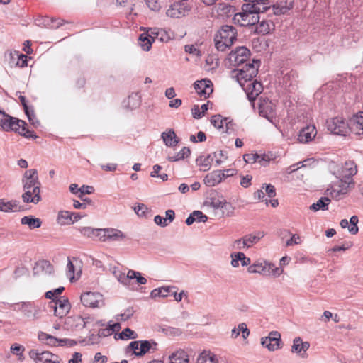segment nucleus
<instances>
[{"label": "nucleus", "instance_id": "obj_41", "mask_svg": "<svg viewBox=\"0 0 363 363\" xmlns=\"http://www.w3.org/2000/svg\"><path fill=\"white\" fill-rule=\"evenodd\" d=\"M72 220V213L67 211H62L58 213L57 221L60 225L70 223Z\"/></svg>", "mask_w": 363, "mask_h": 363}, {"label": "nucleus", "instance_id": "obj_12", "mask_svg": "<svg viewBox=\"0 0 363 363\" xmlns=\"http://www.w3.org/2000/svg\"><path fill=\"white\" fill-rule=\"evenodd\" d=\"M15 311H21L24 315L31 320H36L40 318V308L30 302H23L14 305Z\"/></svg>", "mask_w": 363, "mask_h": 363}, {"label": "nucleus", "instance_id": "obj_56", "mask_svg": "<svg viewBox=\"0 0 363 363\" xmlns=\"http://www.w3.org/2000/svg\"><path fill=\"white\" fill-rule=\"evenodd\" d=\"M238 259H240L239 261L241 262L242 266H248L251 263L250 259L247 257L245 255L241 252H238Z\"/></svg>", "mask_w": 363, "mask_h": 363}, {"label": "nucleus", "instance_id": "obj_39", "mask_svg": "<svg viewBox=\"0 0 363 363\" xmlns=\"http://www.w3.org/2000/svg\"><path fill=\"white\" fill-rule=\"evenodd\" d=\"M138 40L139 44L144 51H149L150 50L152 42L151 38H148L145 33H142Z\"/></svg>", "mask_w": 363, "mask_h": 363}, {"label": "nucleus", "instance_id": "obj_43", "mask_svg": "<svg viewBox=\"0 0 363 363\" xmlns=\"http://www.w3.org/2000/svg\"><path fill=\"white\" fill-rule=\"evenodd\" d=\"M119 337L122 340L136 339L138 334L129 328H127L119 334Z\"/></svg>", "mask_w": 363, "mask_h": 363}, {"label": "nucleus", "instance_id": "obj_20", "mask_svg": "<svg viewBox=\"0 0 363 363\" xmlns=\"http://www.w3.org/2000/svg\"><path fill=\"white\" fill-rule=\"evenodd\" d=\"M104 228H94L91 227H80L79 232L84 237L93 240L101 241Z\"/></svg>", "mask_w": 363, "mask_h": 363}, {"label": "nucleus", "instance_id": "obj_7", "mask_svg": "<svg viewBox=\"0 0 363 363\" xmlns=\"http://www.w3.org/2000/svg\"><path fill=\"white\" fill-rule=\"evenodd\" d=\"M250 55V51L246 47H238L230 52L228 55V60L231 65L238 67L247 61Z\"/></svg>", "mask_w": 363, "mask_h": 363}, {"label": "nucleus", "instance_id": "obj_51", "mask_svg": "<svg viewBox=\"0 0 363 363\" xmlns=\"http://www.w3.org/2000/svg\"><path fill=\"white\" fill-rule=\"evenodd\" d=\"M74 267L73 263L71 262L69 259H68V262L67 265V276L69 278L71 281H73L74 279Z\"/></svg>", "mask_w": 363, "mask_h": 363}, {"label": "nucleus", "instance_id": "obj_42", "mask_svg": "<svg viewBox=\"0 0 363 363\" xmlns=\"http://www.w3.org/2000/svg\"><path fill=\"white\" fill-rule=\"evenodd\" d=\"M209 206L213 209H219V208H227L229 206V203L226 202L225 200H220L216 199H212Z\"/></svg>", "mask_w": 363, "mask_h": 363}, {"label": "nucleus", "instance_id": "obj_31", "mask_svg": "<svg viewBox=\"0 0 363 363\" xmlns=\"http://www.w3.org/2000/svg\"><path fill=\"white\" fill-rule=\"evenodd\" d=\"M169 359V363H189V362L188 354L183 350H179L172 353Z\"/></svg>", "mask_w": 363, "mask_h": 363}, {"label": "nucleus", "instance_id": "obj_17", "mask_svg": "<svg viewBox=\"0 0 363 363\" xmlns=\"http://www.w3.org/2000/svg\"><path fill=\"white\" fill-rule=\"evenodd\" d=\"M126 235L118 229L111 228H104L101 242H106L108 240L122 241L126 239Z\"/></svg>", "mask_w": 363, "mask_h": 363}, {"label": "nucleus", "instance_id": "obj_24", "mask_svg": "<svg viewBox=\"0 0 363 363\" xmlns=\"http://www.w3.org/2000/svg\"><path fill=\"white\" fill-rule=\"evenodd\" d=\"M225 179V173L221 170H216L208 174L203 181L204 184L208 186H214Z\"/></svg>", "mask_w": 363, "mask_h": 363}, {"label": "nucleus", "instance_id": "obj_57", "mask_svg": "<svg viewBox=\"0 0 363 363\" xmlns=\"http://www.w3.org/2000/svg\"><path fill=\"white\" fill-rule=\"evenodd\" d=\"M155 223L161 227H166L169 225V223L167 222V219H164V218L160 216V215H157L154 218Z\"/></svg>", "mask_w": 363, "mask_h": 363}, {"label": "nucleus", "instance_id": "obj_36", "mask_svg": "<svg viewBox=\"0 0 363 363\" xmlns=\"http://www.w3.org/2000/svg\"><path fill=\"white\" fill-rule=\"evenodd\" d=\"M21 223L22 225H27L30 229L38 228L42 224L40 218H34L32 216L23 217Z\"/></svg>", "mask_w": 363, "mask_h": 363}, {"label": "nucleus", "instance_id": "obj_64", "mask_svg": "<svg viewBox=\"0 0 363 363\" xmlns=\"http://www.w3.org/2000/svg\"><path fill=\"white\" fill-rule=\"evenodd\" d=\"M107 362V357L101 355L100 352H98L94 356V363H106Z\"/></svg>", "mask_w": 363, "mask_h": 363}, {"label": "nucleus", "instance_id": "obj_50", "mask_svg": "<svg viewBox=\"0 0 363 363\" xmlns=\"http://www.w3.org/2000/svg\"><path fill=\"white\" fill-rule=\"evenodd\" d=\"M211 160H213L212 155H208V156L204 157H201L199 159V164L201 167H205V169H209L211 167Z\"/></svg>", "mask_w": 363, "mask_h": 363}, {"label": "nucleus", "instance_id": "obj_18", "mask_svg": "<svg viewBox=\"0 0 363 363\" xmlns=\"http://www.w3.org/2000/svg\"><path fill=\"white\" fill-rule=\"evenodd\" d=\"M22 200L26 203H38L41 201L40 188L23 189Z\"/></svg>", "mask_w": 363, "mask_h": 363}, {"label": "nucleus", "instance_id": "obj_2", "mask_svg": "<svg viewBox=\"0 0 363 363\" xmlns=\"http://www.w3.org/2000/svg\"><path fill=\"white\" fill-rule=\"evenodd\" d=\"M0 126L5 131L18 132L27 138H36L33 131L27 128V124L24 121L18 119L6 114L0 109Z\"/></svg>", "mask_w": 363, "mask_h": 363}, {"label": "nucleus", "instance_id": "obj_28", "mask_svg": "<svg viewBox=\"0 0 363 363\" xmlns=\"http://www.w3.org/2000/svg\"><path fill=\"white\" fill-rule=\"evenodd\" d=\"M141 103V98L138 93H132L126 101H123V106L130 110L138 108Z\"/></svg>", "mask_w": 363, "mask_h": 363}, {"label": "nucleus", "instance_id": "obj_33", "mask_svg": "<svg viewBox=\"0 0 363 363\" xmlns=\"http://www.w3.org/2000/svg\"><path fill=\"white\" fill-rule=\"evenodd\" d=\"M161 138H162L164 144L168 147H174L179 143V140L174 131L172 129L167 132H163L161 135Z\"/></svg>", "mask_w": 363, "mask_h": 363}, {"label": "nucleus", "instance_id": "obj_9", "mask_svg": "<svg viewBox=\"0 0 363 363\" xmlns=\"http://www.w3.org/2000/svg\"><path fill=\"white\" fill-rule=\"evenodd\" d=\"M357 172V166L354 162L352 161H348L339 167L334 172V174L337 179H342L354 182L352 177L356 174Z\"/></svg>", "mask_w": 363, "mask_h": 363}, {"label": "nucleus", "instance_id": "obj_5", "mask_svg": "<svg viewBox=\"0 0 363 363\" xmlns=\"http://www.w3.org/2000/svg\"><path fill=\"white\" fill-rule=\"evenodd\" d=\"M354 186V183L342 179H337L327 189L326 194L333 199H340Z\"/></svg>", "mask_w": 363, "mask_h": 363}, {"label": "nucleus", "instance_id": "obj_32", "mask_svg": "<svg viewBox=\"0 0 363 363\" xmlns=\"http://www.w3.org/2000/svg\"><path fill=\"white\" fill-rule=\"evenodd\" d=\"M53 266L47 260H40L36 262L33 268L34 274H39L40 272H45V274H50L53 272Z\"/></svg>", "mask_w": 363, "mask_h": 363}, {"label": "nucleus", "instance_id": "obj_14", "mask_svg": "<svg viewBox=\"0 0 363 363\" xmlns=\"http://www.w3.org/2000/svg\"><path fill=\"white\" fill-rule=\"evenodd\" d=\"M23 189L40 188L38 171L35 169L26 170L22 177Z\"/></svg>", "mask_w": 363, "mask_h": 363}, {"label": "nucleus", "instance_id": "obj_13", "mask_svg": "<svg viewBox=\"0 0 363 363\" xmlns=\"http://www.w3.org/2000/svg\"><path fill=\"white\" fill-rule=\"evenodd\" d=\"M50 307L54 310L55 315L62 318L65 316L70 310V303L65 297L55 298L50 303Z\"/></svg>", "mask_w": 363, "mask_h": 363}, {"label": "nucleus", "instance_id": "obj_25", "mask_svg": "<svg viewBox=\"0 0 363 363\" xmlns=\"http://www.w3.org/2000/svg\"><path fill=\"white\" fill-rule=\"evenodd\" d=\"M29 356L35 362V363H45L47 362L48 358L54 357L53 354L47 351H40L39 350H31L29 352Z\"/></svg>", "mask_w": 363, "mask_h": 363}, {"label": "nucleus", "instance_id": "obj_55", "mask_svg": "<svg viewBox=\"0 0 363 363\" xmlns=\"http://www.w3.org/2000/svg\"><path fill=\"white\" fill-rule=\"evenodd\" d=\"M134 311L132 308H127L123 313L120 314L121 320H127L133 315Z\"/></svg>", "mask_w": 363, "mask_h": 363}, {"label": "nucleus", "instance_id": "obj_45", "mask_svg": "<svg viewBox=\"0 0 363 363\" xmlns=\"http://www.w3.org/2000/svg\"><path fill=\"white\" fill-rule=\"evenodd\" d=\"M259 155L257 153L245 154L243 155L244 161L248 164H253L255 162L261 163V160H259Z\"/></svg>", "mask_w": 363, "mask_h": 363}, {"label": "nucleus", "instance_id": "obj_23", "mask_svg": "<svg viewBox=\"0 0 363 363\" xmlns=\"http://www.w3.org/2000/svg\"><path fill=\"white\" fill-rule=\"evenodd\" d=\"M189 11L187 6L184 4L177 3L172 5L167 11V16L171 18H180Z\"/></svg>", "mask_w": 363, "mask_h": 363}, {"label": "nucleus", "instance_id": "obj_10", "mask_svg": "<svg viewBox=\"0 0 363 363\" xmlns=\"http://www.w3.org/2000/svg\"><path fill=\"white\" fill-rule=\"evenodd\" d=\"M258 110L260 116L265 118L271 123L275 116V104L268 99L260 97L258 103Z\"/></svg>", "mask_w": 363, "mask_h": 363}, {"label": "nucleus", "instance_id": "obj_8", "mask_svg": "<svg viewBox=\"0 0 363 363\" xmlns=\"http://www.w3.org/2000/svg\"><path fill=\"white\" fill-rule=\"evenodd\" d=\"M211 123L223 133L230 134L235 130V123L229 118H222L220 115H214Z\"/></svg>", "mask_w": 363, "mask_h": 363}, {"label": "nucleus", "instance_id": "obj_22", "mask_svg": "<svg viewBox=\"0 0 363 363\" xmlns=\"http://www.w3.org/2000/svg\"><path fill=\"white\" fill-rule=\"evenodd\" d=\"M111 271L116 279H117L121 284L126 286L130 284V277H135L134 270L132 269L128 270L126 274L120 271L116 267H111Z\"/></svg>", "mask_w": 363, "mask_h": 363}, {"label": "nucleus", "instance_id": "obj_49", "mask_svg": "<svg viewBox=\"0 0 363 363\" xmlns=\"http://www.w3.org/2000/svg\"><path fill=\"white\" fill-rule=\"evenodd\" d=\"M192 213L195 218V222L205 223L208 220V217L200 211H194Z\"/></svg>", "mask_w": 363, "mask_h": 363}, {"label": "nucleus", "instance_id": "obj_48", "mask_svg": "<svg viewBox=\"0 0 363 363\" xmlns=\"http://www.w3.org/2000/svg\"><path fill=\"white\" fill-rule=\"evenodd\" d=\"M262 189L269 198H274L276 196L275 187L272 184H263Z\"/></svg>", "mask_w": 363, "mask_h": 363}, {"label": "nucleus", "instance_id": "obj_35", "mask_svg": "<svg viewBox=\"0 0 363 363\" xmlns=\"http://www.w3.org/2000/svg\"><path fill=\"white\" fill-rule=\"evenodd\" d=\"M310 344L308 342H303L300 337H296L293 341L291 351L292 352L300 353L302 351L308 350Z\"/></svg>", "mask_w": 363, "mask_h": 363}, {"label": "nucleus", "instance_id": "obj_52", "mask_svg": "<svg viewBox=\"0 0 363 363\" xmlns=\"http://www.w3.org/2000/svg\"><path fill=\"white\" fill-rule=\"evenodd\" d=\"M79 194L78 196L82 198L83 195L92 194L94 191V188L90 186L83 185L79 189Z\"/></svg>", "mask_w": 363, "mask_h": 363}, {"label": "nucleus", "instance_id": "obj_19", "mask_svg": "<svg viewBox=\"0 0 363 363\" xmlns=\"http://www.w3.org/2000/svg\"><path fill=\"white\" fill-rule=\"evenodd\" d=\"M212 82L208 79H202L194 83V89L197 93L206 98L213 92Z\"/></svg>", "mask_w": 363, "mask_h": 363}, {"label": "nucleus", "instance_id": "obj_16", "mask_svg": "<svg viewBox=\"0 0 363 363\" xmlns=\"http://www.w3.org/2000/svg\"><path fill=\"white\" fill-rule=\"evenodd\" d=\"M242 88L245 91L249 101L251 102L255 100L263 89L262 84L257 80L250 81L247 85L244 84V87Z\"/></svg>", "mask_w": 363, "mask_h": 363}, {"label": "nucleus", "instance_id": "obj_60", "mask_svg": "<svg viewBox=\"0 0 363 363\" xmlns=\"http://www.w3.org/2000/svg\"><path fill=\"white\" fill-rule=\"evenodd\" d=\"M134 274L135 277H131L130 280L135 279L138 284H145L147 283V279L142 277L140 272L134 271Z\"/></svg>", "mask_w": 363, "mask_h": 363}, {"label": "nucleus", "instance_id": "obj_11", "mask_svg": "<svg viewBox=\"0 0 363 363\" xmlns=\"http://www.w3.org/2000/svg\"><path fill=\"white\" fill-rule=\"evenodd\" d=\"M328 130L333 134L345 135L349 131V125L343 118H333L327 121Z\"/></svg>", "mask_w": 363, "mask_h": 363}, {"label": "nucleus", "instance_id": "obj_26", "mask_svg": "<svg viewBox=\"0 0 363 363\" xmlns=\"http://www.w3.org/2000/svg\"><path fill=\"white\" fill-rule=\"evenodd\" d=\"M293 6L292 0H279L273 6L274 13L277 15L286 13Z\"/></svg>", "mask_w": 363, "mask_h": 363}, {"label": "nucleus", "instance_id": "obj_6", "mask_svg": "<svg viewBox=\"0 0 363 363\" xmlns=\"http://www.w3.org/2000/svg\"><path fill=\"white\" fill-rule=\"evenodd\" d=\"M81 302L85 307L101 308L104 305L103 296L98 292L87 291L82 294Z\"/></svg>", "mask_w": 363, "mask_h": 363}, {"label": "nucleus", "instance_id": "obj_1", "mask_svg": "<svg viewBox=\"0 0 363 363\" xmlns=\"http://www.w3.org/2000/svg\"><path fill=\"white\" fill-rule=\"evenodd\" d=\"M242 12L235 14L233 22L240 26H250L259 21V13L264 12L267 7L248 2L242 6Z\"/></svg>", "mask_w": 363, "mask_h": 363}, {"label": "nucleus", "instance_id": "obj_62", "mask_svg": "<svg viewBox=\"0 0 363 363\" xmlns=\"http://www.w3.org/2000/svg\"><path fill=\"white\" fill-rule=\"evenodd\" d=\"M191 113L194 118H201L203 116V112L200 110L198 105H194L191 108Z\"/></svg>", "mask_w": 363, "mask_h": 363}, {"label": "nucleus", "instance_id": "obj_61", "mask_svg": "<svg viewBox=\"0 0 363 363\" xmlns=\"http://www.w3.org/2000/svg\"><path fill=\"white\" fill-rule=\"evenodd\" d=\"M239 330L242 333V335L244 339H246L250 335V330L245 323L239 324Z\"/></svg>", "mask_w": 363, "mask_h": 363}, {"label": "nucleus", "instance_id": "obj_30", "mask_svg": "<svg viewBox=\"0 0 363 363\" xmlns=\"http://www.w3.org/2000/svg\"><path fill=\"white\" fill-rule=\"evenodd\" d=\"M140 350L136 353V356L141 357L150 352V350L155 351L157 350V344L153 340H140Z\"/></svg>", "mask_w": 363, "mask_h": 363}, {"label": "nucleus", "instance_id": "obj_3", "mask_svg": "<svg viewBox=\"0 0 363 363\" xmlns=\"http://www.w3.org/2000/svg\"><path fill=\"white\" fill-rule=\"evenodd\" d=\"M236 40V29L232 26H223L214 37L216 48L218 51L224 52L230 48Z\"/></svg>", "mask_w": 363, "mask_h": 363}, {"label": "nucleus", "instance_id": "obj_44", "mask_svg": "<svg viewBox=\"0 0 363 363\" xmlns=\"http://www.w3.org/2000/svg\"><path fill=\"white\" fill-rule=\"evenodd\" d=\"M267 271L269 275H272L274 277L280 276L284 272L281 268L277 267L274 264L269 262L268 263Z\"/></svg>", "mask_w": 363, "mask_h": 363}, {"label": "nucleus", "instance_id": "obj_38", "mask_svg": "<svg viewBox=\"0 0 363 363\" xmlns=\"http://www.w3.org/2000/svg\"><path fill=\"white\" fill-rule=\"evenodd\" d=\"M330 202V199L328 197H322L316 203H313L310 206V209L313 211L327 210Z\"/></svg>", "mask_w": 363, "mask_h": 363}, {"label": "nucleus", "instance_id": "obj_46", "mask_svg": "<svg viewBox=\"0 0 363 363\" xmlns=\"http://www.w3.org/2000/svg\"><path fill=\"white\" fill-rule=\"evenodd\" d=\"M358 222H359V219L357 216H352L350 218L349 223H350L351 226L349 227V232L351 234L355 235L358 233V231H359V228L357 227Z\"/></svg>", "mask_w": 363, "mask_h": 363}, {"label": "nucleus", "instance_id": "obj_47", "mask_svg": "<svg viewBox=\"0 0 363 363\" xmlns=\"http://www.w3.org/2000/svg\"><path fill=\"white\" fill-rule=\"evenodd\" d=\"M148 208L143 203H140L134 207L135 213L140 217H146L149 213Z\"/></svg>", "mask_w": 363, "mask_h": 363}, {"label": "nucleus", "instance_id": "obj_54", "mask_svg": "<svg viewBox=\"0 0 363 363\" xmlns=\"http://www.w3.org/2000/svg\"><path fill=\"white\" fill-rule=\"evenodd\" d=\"M24 350V347L18 344H13L11 347V352L18 356L21 355Z\"/></svg>", "mask_w": 363, "mask_h": 363}, {"label": "nucleus", "instance_id": "obj_53", "mask_svg": "<svg viewBox=\"0 0 363 363\" xmlns=\"http://www.w3.org/2000/svg\"><path fill=\"white\" fill-rule=\"evenodd\" d=\"M148 38H151V41L153 43L155 39H158L159 29L158 28H149L147 33H145Z\"/></svg>", "mask_w": 363, "mask_h": 363}, {"label": "nucleus", "instance_id": "obj_27", "mask_svg": "<svg viewBox=\"0 0 363 363\" xmlns=\"http://www.w3.org/2000/svg\"><path fill=\"white\" fill-rule=\"evenodd\" d=\"M21 210V206L18 201H4L0 199V211L3 212H18Z\"/></svg>", "mask_w": 363, "mask_h": 363}, {"label": "nucleus", "instance_id": "obj_34", "mask_svg": "<svg viewBox=\"0 0 363 363\" xmlns=\"http://www.w3.org/2000/svg\"><path fill=\"white\" fill-rule=\"evenodd\" d=\"M196 363H218V361L211 352L203 350L198 356Z\"/></svg>", "mask_w": 363, "mask_h": 363}, {"label": "nucleus", "instance_id": "obj_21", "mask_svg": "<svg viewBox=\"0 0 363 363\" xmlns=\"http://www.w3.org/2000/svg\"><path fill=\"white\" fill-rule=\"evenodd\" d=\"M317 130L314 125H307L302 128L298 135V140L302 143L311 141L316 135Z\"/></svg>", "mask_w": 363, "mask_h": 363}, {"label": "nucleus", "instance_id": "obj_4", "mask_svg": "<svg viewBox=\"0 0 363 363\" xmlns=\"http://www.w3.org/2000/svg\"><path fill=\"white\" fill-rule=\"evenodd\" d=\"M259 65L260 60H253L252 63H246L242 68L233 72V73H235V77L242 87H244V84L252 81L257 76Z\"/></svg>", "mask_w": 363, "mask_h": 363}, {"label": "nucleus", "instance_id": "obj_63", "mask_svg": "<svg viewBox=\"0 0 363 363\" xmlns=\"http://www.w3.org/2000/svg\"><path fill=\"white\" fill-rule=\"evenodd\" d=\"M82 362V354L79 352H74L72 354V357L68 361V363H81Z\"/></svg>", "mask_w": 363, "mask_h": 363}, {"label": "nucleus", "instance_id": "obj_59", "mask_svg": "<svg viewBox=\"0 0 363 363\" xmlns=\"http://www.w3.org/2000/svg\"><path fill=\"white\" fill-rule=\"evenodd\" d=\"M233 247L237 250L247 249V245H245L243 237L234 241Z\"/></svg>", "mask_w": 363, "mask_h": 363}, {"label": "nucleus", "instance_id": "obj_29", "mask_svg": "<svg viewBox=\"0 0 363 363\" xmlns=\"http://www.w3.org/2000/svg\"><path fill=\"white\" fill-rule=\"evenodd\" d=\"M176 289V286H162L157 289H153L150 292V298H166L168 295L172 292V290Z\"/></svg>", "mask_w": 363, "mask_h": 363}, {"label": "nucleus", "instance_id": "obj_15", "mask_svg": "<svg viewBox=\"0 0 363 363\" xmlns=\"http://www.w3.org/2000/svg\"><path fill=\"white\" fill-rule=\"evenodd\" d=\"M281 335L277 331L271 332L269 336L262 338L261 344L270 351H274L281 347Z\"/></svg>", "mask_w": 363, "mask_h": 363}, {"label": "nucleus", "instance_id": "obj_40", "mask_svg": "<svg viewBox=\"0 0 363 363\" xmlns=\"http://www.w3.org/2000/svg\"><path fill=\"white\" fill-rule=\"evenodd\" d=\"M190 150L188 147H183L177 155L174 156H168V160L170 162H176L187 157L190 155Z\"/></svg>", "mask_w": 363, "mask_h": 363}, {"label": "nucleus", "instance_id": "obj_37", "mask_svg": "<svg viewBox=\"0 0 363 363\" xmlns=\"http://www.w3.org/2000/svg\"><path fill=\"white\" fill-rule=\"evenodd\" d=\"M263 236L264 233L262 232H257L255 234H248L243 236L244 242H245V245H247V249L257 243Z\"/></svg>", "mask_w": 363, "mask_h": 363}, {"label": "nucleus", "instance_id": "obj_58", "mask_svg": "<svg viewBox=\"0 0 363 363\" xmlns=\"http://www.w3.org/2000/svg\"><path fill=\"white\" fill-rule=\"evenodd\" d=\"M17 55V57H18V60L16 62V65L20 67H26L27 66V57L26 55L21 54V55H18V53L16 54Z\"/></svg>", "mask_w": 363, "mask_h": 363}]
</instances>
